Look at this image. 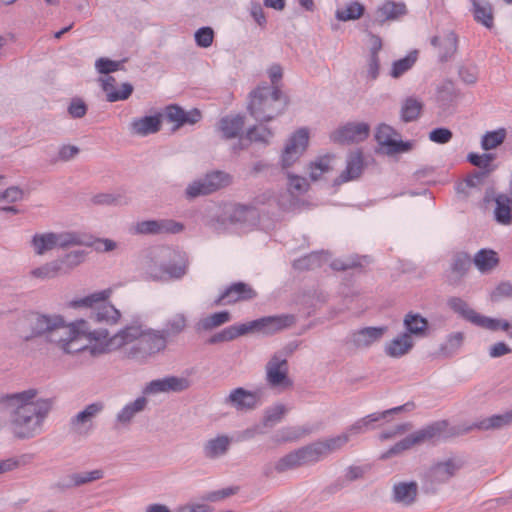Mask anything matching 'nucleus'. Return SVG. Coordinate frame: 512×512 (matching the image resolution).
Listing matches in <instances>:
<instances>
[{
	"instance_id": "23",
	"label": "nucleus",
	"mask_w": 512,
	"mask_h": 512,
	"mask_svg": "<svg viewBox=\"0 0 512 512\" xmlns=\"http://www.w3.org/2000/svg\"><path fill=\"white\" fill-rule=\"evenodd\" d=\"M166 119L174 123V130L184 125H194L201 120L200 110L193 108L189 111L184 110L178 105L172 104L165 108Z\"/></svg>"
},
{
	"instance_id": "3",
	"label": "nucleus",
	"mask_w": 512,
	"mask_h": 512,
	"mask_svg": "<svg viewBox=\"0 0 512 512\" xmlns=\"http://www.w3.org/2000/svg\"><path fill=\"white\" fill-rule=\"evenodd\" d=\"M286 105L278 86L261 85L250 93L248 110L255 120L267 122L282 114Z\"/></svg>"
},
{
	"instance_id": "64",
	"label": "nucleus",
	"mask_w": 512,
	"mask_h": 512,
	"mask_svg": "<svg viewBox=\"0 0 512 512\" xmlns=\"http://www.w3.org/2000/svg\"><path fill=\"white\" fill-rule=\"evenodd\" d=\"M301 434L298 427H283L275 433L274 440L276 442H291L300 438Z\"/></svg>"
},
{
	"instance_id": "6",
	"label": "nucleus",
	"mask_w": 512,
	"mask_h": 512,
	"mask_svg": "<svg viewBox=\"0 0 512 512\" xmlns=\"http://www.w3.org/2000/svg\"><path fill=\"white\" fill-rule=\"evenodd\" d=\"M92 236L78 231L36 233L31 245L36 255L42 256L55 248L67 249L74 246H90Z\"/></svg>"
},
{
	"instance_id": "61",
	"label": "nucleus",
	"mask_w": 512,
	"mask_h": 512,
	"mask_svg": "<svg viewBox=\"0 0 512 512\" xmlns=\"http://www.w3.org/2000/svg\"><path fill=\"white\" fill-rule=\"evenodd\" d=\"M93 203L99 205H124L127 198L120 193H100L93 197Z\"/></svg>"
},
{
	"instance_id": "46",
	"label": "nucleus",
	"mask_w": 512,
	"mask_h": 512,
	"mask_svg": "<svg viewBox=\"0 0 512 512\" xmlns=\"http://www.w3.org/2000/svg\"><path fill=\"white\" fill-rule=\"evenodd\" d=\"M512 424V409L503 413L496 414L483 419L474 424L475 428L481 430L498 429Z\"/></svg>"
},
{
	"instance_id": "24",
	"label": "nucleus",
	"mask_w": 512,
	"mask_h": 512,
	"mask_svg": "<svg viewBox=\"0 0 512 512\" xmlns=\"http://www.w3.org/2000/svg\"><path fill=\"white\" fill-rule=\"evenodd\" d=\"M406 12L404 3L386 0L376 8L371 21L372 24L381 26L385 22L398 20Z\"/></svg>"
},
{
	"instance_id": "42",
	"label": "nucleus",
	"mask_w": 512,
	"mask_h": 512,
	"mask_svg": "<svg viewBox=\"0 0 512 512\" xmlns=\"http://www.w3.org/2000/svg\"><path fill=\"white\" fill-rule=\"evenodd\" d=\"M104 477V472L101 469H95L92 471L78 472L69 475L61 485L63 487H76L81 486L96 480H100Z\"/></svg>"
},
{
	"instance_id": "27",
	"label": "nucleus",
	"mask_w": 512,
	"mask_h": 512,
	"mask_svg": "<svg viewBox=\"0 0 512 512\" xmlns=\"http://www.w3.org/2000/svg\"><path fill=\"white\" fill-rule=\"evenodd\" d=\"M364 169L363 156L360 151L351 152L347 156L346 167L334 180V185H341L358 179Z\"/></svg>"
},
{
	"instance_id": "38",
	"label": "nucleus",
	"mask_w": 512,
	"mask_h": 512,
	"mask_svg": "<svg viewBox=\"0 0 512 512\" xmlns=\"http://www.w3.org/2000/svg\"><path fill=\"white\" fill-rule=\"evenodd\" d=\"M403 324L406 329L405 333L410 334L412 338L413 336L418 338L424 337L428 330L427 319L418 313L410 312L406 314L403 320Z\"/></svg>"
},
{
	"instance_id": "57",
	"label": "nucleus",
	"mask_w": 512,
	"mask_h": 512,
	"mask_svg": "<svg viewBox=\"0 0 512 512\" xmlns=\"http://www.w3.org/2000/svg\"><path fill=\"white\" fill-rule=\"evenodd\" d=\"M506 137V130L500 128L495 131H489L483 135L481 140V147L485 151L495 149L501 145Z\"/></svg>"
},
{
	"instance_id": "44",
	"label": "nucleus",
	"mask_w": 512,
	"mask_h": 512,
	"mask_svg": "<svg viewBox=\"0 0 512 512\" xmlns=\"http://www.w3.org/2000/svg\"><path fill=\"white\" fill-rule=\"evenodd\" d=\"M423 109L420 99L410 96L403 100L400 109V117L403 122H412L418 119Z\"/></svg>"
},
{
	"instance_id": "1",
	"label": "nucleus",
	"mask_w": 512,
	"mask_h": 512,
	"mask_svg": "<svg viewBox=\"0 0 512 512\" xmlns=\"http://www.w3.org/2000/svg\"><path fill=\"white\" fill-rule=\"evenodd\" d=\"M32 336H41L65 354L88 350L97 356L126 347V356L140 363L163 352L168 344L160 330L131 324L110 335L106 328L91 329L84 319L66 323L58 314H36L30 322Z\"/></svg>"
},
{
	"instance_id": "52",
	"label": "nucleus",
	"mask_w": 512,
	"mask_h": 512,
	"mask_svg": "<svg viewBox=\"0 0 512 512\" xmlns=\"http://www.w3.org/2000/svg\"><path fill=\"white\" fill-rule=\"evenodd\" d=\"M288 410L289 409L282 403H276L273 406L268 407L264 413L263 424L266 427L276 425L282 421Z\"/></svg>"
},
{
	"instance_id": "7",
	"label": "nucleus",
	"mask_w": 512,
	"mask_h": 512,
	"mask_svg": "<svg viewBox=\"0 0 512 512\" xmlns=\"http://www.w3.org/2000/svg\"><path fill=\"white\" fill-rule=\"evenodd\" d=\"M447 427L448 423L446 421H437L427 425L395 443L381 455V459L385 460L399 456L414 446L421 445L425 442L444 439L451 434L447 431Z\"/></svg>"
},
{
	"instance_id": "47",
	"label": "nucleus",
	"mask_w": 512,
	"mask_h": 512,
	"mask_svg": "<svg viewBox=\"0 0 512 512\" xmlns=\"http://www.w3.org/2000/svg\"><path fill=\"white\" fill-rule=\"evenodd\" d=\"M447 304L450 309L457 313L459 316L471 322L472 324L475 323L479 313L473 310L465 300L460 297H451L448 299Z\"/></svg>"
},
{
	"instance_id": "22",
	"label": "nucleus",
	"mask_w": 512,
	"mask_h": 512,
	"mask_svg": "<svg viewBox=\"0 0 512 512\" xmlns=\"http://www.w3.org/2000/svg\"><path fill=\"white\" fill-rule=\"evenodd\" d=\"M233 439L227 434H217L207 439L202 446L203 456L208 460L224 457L230 450Z\"/></svg>"
},
{
	"instance_id": "4",
	"label": "nucleus",
	"mask_w": 512,
	"mask_h": 512,
	"mask_svg": "<svg viewBox=\"0 0 512 512\" xmlns=\"http://www.w3.org/2000/svg\"><path fill=\"white\" fill-rule=\"evenodd\" d=\"M257 212L254 208L237 203H223L209 210L208 225L218 231L229 228L244 229L255 225Z\"/></svg>"
},
{
	"instance_id": "30",
	"label": "nucleus",
	"mask_w": 512,
	"mask_h": 512,
	"mask_svg": "<svg viewBox=\"0 0 512 512\" xmlns=\"http://www.w3.org/2000/svg\"><path fill=\"white\" fill-rule=\"evenodd\" d=\"M349 440V435L343 432L340 435L310 444L316 462L328 454L341 449Z\"/></svg>"
},
{
	"instance_id": "33",
	"label": "nucleus",
	"mask_w": 512,
	"mask_h": 512,
	"mask_svg": "<svg viewBox=\"0 0 512 512\" xmlns=\"http://www.w3.org/2000/svg\"><path fill=\"white\" fill-rule=\"evenodd\" d=\"M148 405V399L139 396L133 401L125 404L116 414V422L122 426L130 425L135 416L143 412Z\"/></svg>"
},
{
	"instance_id": "63",
	"label": "nucleus",
	"mask_w": 512,
	"mask_h": 512,
	"mask_svg": "<svg viewBox=\"0 0 512 512\" xmlns=\"http://www.w3.org/2000/svg\"><path fill=\"white\" fill-rule=\"evenodd\" d=\"M196 44L201 48H208L214 40V31L211 27H201L194 34Z\"/></svg>"
},
{
	"instance_id": "51",
	"label": "nucleus",
	"mask_w": 512,
	"mask_h": 512,
	"mask_svg": "<svg viewBox=\"0 0 512 512\" xmlns=\"http://www.w3.org/2000/svg\"><path fill=\"white\" fill-rule=\"evenodd\" d=\"M464 334L455 332L450 334L440 346V354L444 357H451L457 353L462 346Z\"/></svg>"
},
{
	"instance_id": "25",
	"label": "nucleus",
	"mask_w": 512,
	"mask_h": 512,
	"mask_svg": "<svg viewBox=\"0 0 512 512\" xmlns=\"http://www.w3.org/2000/svg\"><path fill=\"white\" fill-rule=\"evenodd\" d=\"M161 114L134 118L129 124V131L132 135L146 137L155 134L161 129Z\"/></svg>"
},
{
	"instance_id": "16",
	"label": "nucleus",
	"mask_w": 512,
	"mask_h": 512,
	"mask_svg": "<svg viewBox=\"0 0 512 512\" xmlns=\"http://www.w3.org/2000/svg\"><path fill=\"white\" fill-rule=\"evenodd\" d=\"M224 404L238 412L251 411L261 404L260 393L238 387L231 390L225 397Z\"/></svg>"
},
{
	"instance_id": "17",
	"label": "nucleus",
	"mask_w": 512,
	"mask_h": 512,
	"mask_svg": "<svg viewBox=\"0 0 512 512\" xmlns=\"http://www.w3.org/2000/svg\"><path fill=\"white\" fill-rule=\"evenodd\" d=\"M378 144L386 148L388 154L407 152L411 149V143L398 139V132L387 124H380L375 133Z\"/></svg>"
},
{
	"instance_id": "43",
	"label": "nucleus",
	"mask_w": 512,
	"mask_h": 512,
	"mask_svg": "<svg viewBox=\"0 0 512 512\" xmlns=\"http://www.w3.org/2000/svg\"><path fill=\"white\" fill-rule=\"evenodd\" d=\"M471 3L473 6L472 13L474 19L486 28H492L494 17L491 4L487 1L479 0H471Z\"/></svg>"
},
{
	"instance_id": "48",
	"label": "nucleus",
	"mask_w": 512,
	"mask_h": 512,
	"mask_svg": "<svg viewBox=\"0 0 512 512\" xmlns=\"http://www.w3.org/2000/svg\"><path fill=\"white\" fill-rule=\"evenodd\" d=\"M365 7L358 1H351L343 8H338L335 17L339 21H351L361 18L364 14Z\"/></svg>"
},
{
	"instance_id": "39",
	"label": "nucleus",
	"mask_w": 512,
	"mask_h": 512,
	"mask_svg": "<svg viewBox=\"0 0 512 512\" xmlns=\"http://www.w3.org/2000/svg\"><path fill=\"white\" fill-rule=\"evenodd\" d=\"M244 124V117L240 115H229L220 120L219 130L224 138L232 139L241 134Z\"/></svg>"
},
{
	"instance_id": "18",
	"label": "nucleus",
	"mask_w": 512,
	"mask_h": 512,
	"mask_svg": "<svg viewBox=\"0 0 512 512\" xmlns=\"http://www.w3.org/2000/svg\"><path fill=\"white\" fill-rule=\"evenodd\" d=\"M370 133V126L365 122H348L331 134L337 143H357L364 141Z\"/></svg>"
},
{
	"instance_id": "26",
	"label": "nucleus",
	"mask_w": 512,
	"mask_h": 512,
	"mask_svg": "<svg viewBox=\"0 0 512 512\" xmlns=\"http://www.w3.org/2000/svg\"><path fill=\"white\" fill-rule=\"evenodd\" d=\"M461 468V463L455 459H448L434 464L428 473V478L433 484H444L454 477Z\"/></svg>"
},
{
	"instance_id": "21",
	"label": "nucleus",
	"mask_w": 512,
	"mask_h": 512,
	"mask_svg": "<svg viewBox=\"0 0 512 512\" xmlns=\"http://www.w3.org/2000/svg\"><path fill=\"white\" fill-rule=\"evenodd\" d=\"M409 406H410V404L407 403V404H404L401 406H397V407L385 410L383 412L371 413V414L357 420L355 423H353L351 426H349L345 432H346V434L349 435V439H351V437L357 436L359 434H362V433H365L366 431H368L374 422L384 419L389 414L398 413V412L407 410Z\"/></svg>"
},
{
	"instance_id": "19",
	"label": "nucleus",
	"mask_w": 512,
	"mask_h": 512,
	"mask_svg": "<svg viewBox=\"0 0 512 512\" xmlns=\"http://www.w3.org/2000/svg\"><path fill=\"white\" fill-rule=\"evenodd\" d=\"M313 462H316L315 457L310 445H307L280 458L275 464V470L282 473Z\"/></svg>"
},
{
	"instance_id": "58",
	"label": "nucleus",
	"mask_w": 512,
	"mask_h": 512,
	"mask_svg": "<svg viewBox=\"0 0 512 512\" xmlns=\"http://www.w3.org/2000/svg\"><path fill=\"white\" fill-rule=\"evenodd\" d=\"M309 183L306 178L297 175H288V190L294 198V207L296 206L298 195L305 193L308 190Z\"/></svg>"
},
{
	"instance_id": "15",
	"label": "nucleus",
	"mask_w": 512,
	"mask_h": 512,
	"mask_svg": "<svg viewBox=\"0 0 512 512\" xmlns=\"http://www.w3.org/2000/svg\"><path fill=\"white\" fill-rule=\"evenodd\" d=\"M184 229L182 223L172 219L145 220L132 227V233L141 235L177 234Z\"/></svg>"
},
{
	"instance_id": "14",
	"label": "nucleus",
	"mask_w": 512,
	"mask_h": 512,
	"mask_svg": "<svg viewBox=\"0 0 512 512\" xmlns=\"http://www.w3.org/2000/svg\"><path fill=\"white\" fill-rule=\"evenodd\" d=\"M104 410V403L96 401L88 404L85 408L73 417L69 421L70 429L81 436H87L93 430L94 419L102 413Z\"/></svg>"
},
{
	"instance_id": "20",
	"label": "nucleus",
	"mask_w": 512,
	"mask_h": 512,
	"mask_svg": "<svg viewBox=\"0 0 512 512\" xmlns=\"http://www.w3.org/2000/svg\"><path fill=\"white\" fill-rule=\"evenodd\" d=\"M256 205H267L272 208H278L283 211L294 208V198L289 192H276L272 189H266L254 198Z\"/></svg>"
},
{
	"instance_id": "62",
	"label": "nucleus",
	"mask_w": 512,
	"mask_h": 512,
	"mask_svg": "<svg viewBox=\"0 0 512 512\" xmlns=\"http://www.w3.org/2000/svg\"><path fill=\"white\" fill-rule=\"evenodd\" d=\"M471 259L467 253H457L451 263V269L459 276H463L469 269Z\"/></svg>"
},
{
	"instance_id": "53",
	"label": "nucleus",
	"mask_w": 512,
	"mask_h": 512,
	"mask_svg": "<svg viewBox=\"0 0 512 512\" xmlns=\"http://www.w3.org/2000/svg\"><path fill=\"white\" fill-rule=\"evenodd\" d=\"M474 325L487 329L489 331H508L510 327V322L504 319L491 318L484 315L479 314L476 318Z\"/></svg>"
},
{
	"instance_id": "35",
	"label": "nucleus",
	"mask_w": 512,
	"mask_h": 512,
	"mask_svg": "<svg viewBox=\"0 0 512 512\" xmlns=\"http://www.w3.org/2000/svg\"><path fill=\"white\" fill-rule=\"evenodd\" d=\"M499 256L492 249H480L473 257L475 267L482 274L492 272L499 264Z\"/></svg>"
},
{
	"instance_id": "12",
	"label": "nucleus",
	"mask_w": 512,
	"mask_h": 512,
	"mask_svg": "<svg viewBox=\"0 0 512 512\" xmlns=\"http://www.w3.org/2000/svg\"><path fill=\"white\" fill-rule=\"evenodd\" d=\"M190 386L191 381L187 377L169 375L147 382L142 388L141 396L148 398L160 394L180 393Z\"/></svg>"
},
{
	"instance_id": "32",
	"label": "nucleus",
	"mask_w": 512,
	"mask_h": 512,
	"mask_svg": "<svg viewBox=\"0 0 512 512\" xmlns=\"http://www.w3.org/2000/svg\"><path fill=\"white\" fill-rule=\"evenodd\" d=\"M387 327H365L351 334V342L358 348H366L379 341Z\"/></svg>"
},
{
	"instance_id": "55",
	"label": "nucleus",
	"mask_w": 512,
	"mask_h": 512,
	"mask_svg": "<svg viewBox=\"0 0 512 512\" xmlns=\"http://www.w3.org/2000/svg\"><path fill=\"white\" fill-rule=\"evenodd\" d=\"M417 59V52H411L406 57L394 61L392 64L390 75L393 78H399L405 72L410 70L415 64Z\"/></svg>"
},
{
	"instance_id": "34",
	"label": "nucleus",
	"mask_w": 512,
	"mask_h": 512,
	"mask_svg": "<svg viewBox=\"0 0 512 512\" xmlns=\"http://www.w3.org/2000/svg\"><path fill=\"white\" fill-rule=\"evenodd\" d=\"M274 136V132L269 128L267 127L266 125H264L262 122L249 128L247 133H246V136H240L239 138V141H240V149H243L246 144H244V142H256V143H261V144H269L271 139L273 138Z\"/></svg>"
},
{
	"instance_id": "8",
	"label": "nucleus",
	"mask_w": 512,
	"mask_h": 512,
	"mask_svg": "<svg viewBox=\"0 0 512 512\" xmlns=\"http://www.w3.org/2000/svg\"><path fill=\"white\" fill-rule=\"evenodd\" d=\"M160 266L151 264L147 267L146 273L153 280L179 279L186 273V262L184 257L170 249L161 250Z\"/></svg>"
},
{
	"instance_id": "40",
	"label": "nucleus",
	"mask_w": 512,
	"mask_h": 512,
	"mask_svg": "<svg viewBox=\"0 0 512 512\" xmlns=\"http://www.w3.org/2000/svg\"><path fill=\"white\" fill-rule=\"evenodd\" d=\"M187 323L188 319L184 313H175L166 319L163 329L160 331L168 341L169 337H175L184 332L187 327Z\"/></svg>"
},
{
	"instance_id": "13",
	"label": "nucleus",
	"mask_w": 512,
	"mask_h": 512,
	"mask_svg": "<svg viewBox=\"0 0 512 512\" xmlns=\"http://www.w3.org/2000/svg\"><path fill=\"white\" fill-rule=\"evenodd\" d=\"M295 316L292 314H282L276 316L262 317L248 323H243L245 334L253 331L263 334H273L295 323Z\"/></svg>"
},
{
	"instance_id": "31",
	"label": "nucleus",
	"mask_w": 512,
	"mask_h": 512,
	"mask_svg": "<svg viewBox=\"0 0 512 512\" xmlns=\"http://www.w3.org/2000/svg\"><path fill=\"white\" fill-rule=\"evenodd\" d=\"M430 42L433 47L438 48L441 61L450 59L458 48V38L453 31H448L443 36H434Z\"/></svg>"
},
{
	"instance_id": "56",
	"label": "nucleus",
	"mask_w": 512,
	"mask_h": 512,
	"mask_svg": "<svg viewBox=\"0 0 512 512\" xmlns=\"http://www.w3.org/2000/svg\"><path fill=\"white\" fill-rule=\"evenodd\" d=\"M494 158L495 156L490 153H469L467 156L468 161L472 165L480 168V171H487L488 175L495 169V166L492 164Z\"/></svg>"
},
{
	"instance_id": "49",
	"label": "nucleus",
	"mask_w": 512,
	"mask_h": 512,
	"mask_svg": "<svg viewBox=\"0 0 512 512\" xmlns=\"http://www.w3.org/2000/svg\"><path fill=\"white\" fill-rule=\"evenodd\" d=\"M61 272V262L53 260L31 270L32 277L40 280L55 278Z\"/></svg>"
},
{
	"instance_id": "9",
	"label": "nucleus",
	"mask_w": 512,
	"mask_h": 512,
	"mask_svg": "<svg viewBox=\"0 0 512 512\" xmlns=\"http://www.w3.org/2000/svg\"><path fill=\"white\" fill-rule=\"evenodd\" d=\"M265 379L267 384L280 391L287 390L293 386L289 377V365L284 352L274 353L265 365Z\"/></svg>"
},
{
	"instance_id": "11",
	"label": "nucleus",
	"mask_w": 512,
	"mask_h": 512,
	"mask_svg": "<svg viewBox=\"0 0 512 512\" xmlns=\"http://www.w3.org/2000/svg\"><path fill=\"white\" fill-rule=\"evenodd\" d=\"M309 143V130L305 127L293 132L285 142L279 164L286 170L292 167L304 154Z\"/></svg>"
},
{
	"instance_id": "36",
	"label": "nucleus",
	"mask_w": 512,
	"mask_h": 512,
	"mask_svg": "<svg viewBox=\"0 0 512 512\" xmlns=\"http://www.w3.org/2000/svg\"><path fill=\"white\" fill-rule=\"evenodd\" d=\"M414 346L410 334L402 333L385 345V353L393 358H399L407 354Z\"/></svg>"
},
{
	"instance_id": "29",
	"label": "nucleus",
	"mask_w": 512,
	"mask_h": 512,
	"mask_svg": "<svg viewBox=\"0 0 512 512\" xmlns=\"http://www.w3.org/2000/svg\"><path fill=\"white\" fill-rule=\"evenodd\" d=\"M255 296L256 292L249 285L238 282L226 288L215 300V304H231L239 300L252 299Z\"/></svg>"
},
{
	"instance_id": "60",
	"label": "nucleus",
	"mask_w": 512,
	"mask_h": 512,
	"mask_svg": "<svg viewBox=\"0 0 512 512\" xmlns=\"http://www.w3.org/2000/svg\"><path fill=\"white\" fill-rule=\"evenodd\" d=\"M79 153V148L75 145H61L55 155H51L49 162L56 164L58 162H67L76 157Z\"/></svg>"
},
{
	"instance_id": "2",
	"label": "nucleus",
	"mask_w": 512,
	"mask_h": 512,
	"mask_svg": "<svg viewBox=\"0 0 512 512\" xmlns=\"http://www.w3.org/2000/svg\"><path fill=\"white\" fill-rule=\"evenodd\" d=\"M55 398L43 397L37 388L0 394V409L8 412V428L18 440H30L45 431Z\"/></svg>"
},
{
	"instance_id": "5",
	"label": "nucleus",
	"mask_w": 512,
	"mask_h": 512,
	"mask_svg": "<svg viewBox=\"0 0 512 512\" xmlns=\"http://www.w3.org/2000/svg\"><path fill=\"white\" fill-rule=\"evenodd\" d=\"M110 288L96 291L84 297L75 298L68 302V307L73 309L90 308V319L96 323L110 326L117 325L121 319V312L106 300L110 298Z\"/></svg>"
},
{
	"instance_id": "45",
	"label": "nucleus",
	"mask_w": 512,
	"mask_h": 512,
	"mask_svg": "<svg viewBox=\"0 0 512 512\" xmlns=\"http://www.w3.org/2000/svg\"><path fill=\"white\" fill-rule=\"evenodd\" d=\"M329 261V255L324 252H313L293 262V267L296 270H310L322 267Z\"/></svg>"
},
{
	"instance_id": "54",
	"label": "nucleus",
	"mask_w": 512,
	"mask_h": 512,
	"mask_svg": "<svg viewBox=\"0 0 512 512\" xmlns=\"http://www.w3.org/2000/svg\"><path fill=\"white\" fill-rule=\"evenodd\" d=\"M334 158L331 156H323L316 159L310 164L309 175L313 181L321 178V176L332 169V162Z\"/></svg>"
},
{
	"instance_id": "28",
	"label": "nucleus",
	"mask_w": 512,
	"mask_h": 512,
	"mask_svg": "<svg viewBox=\"0 0 512 512\" xmlns=\"http://www.w3.org/2000/svg\"><path fill=\"white\" fill-rule=\"evenodd\" d=\"M418 491L416 481L396 482L392 487V501L402 506H410L416 501Z\"/></svg>"
},
{
	"instance_id": "10",
	"label": "nucleus",
	"mask_w": 512,
	"mask_h": 512,
	"mask_svg": "<svg viewBox=\"0 0 512 512\" xmlns=\"http://www.w3.org/2000/svg\"><path fill=\"white\" fill-rule=\"evenodd\" d=\"M231 181L232 177L228 173L213 171L189 183L185 189V196L187 199H194L207 195L228 186Z\"/></svg>"
},
{
	"instance_id": "41",
	"label": "nucleus",
	"mask_w": 512,
	"mask_h": 512,
	"mask_svg": "<svg viewBox=\"0 0 512 512\" xmlns=\"http://www.w3.org/2000/svg\"><path fill=\"white\" fill-rule=\"evenodd\" d=\"M231 319L228 311H220L211 315L200 318L195 324V330L197 332L211 331L227 322Z\"/></svg>"
},
{
	"instance_id": "59",
	"label": "nucleus",
	"mask_w": 512,
	"mask_h": 512,
	"mask_svg": "<svg viewBox=\"0 0 512 512\" xmlns=\"http://www.w3.org/2000/svg\"><path fill=\"white\" fill-rule=\"evenodd\" d=\"M455 96V87L451 81H444L438 86L436 99L442 106H446L451 103Z\"/></svg>"
},
{
	"instance_id": "50",
	"label": "nucleus",
	"mask_w": 512,
	"mask_h": 512,
	"mask_svg": "<svg viewBox=\"0 0 512 512\" xmlns=\"http://www.w3.org/2000/svg\"><path fill=\"white\" fill-rule=\"evenodd\" d=\"M245 335V329L244 325L242 324H235L231 325L219 333H216L212 337L209 338L208 343L209 344H216L220 342H227L236 339L239 336Z\"/></svg>"
},
{
	"instance_id": "37",
	"label": "nucleus",
	"mask_w": 512,
	"mask_h": 512,
	"mask_svg": "<svg viewBox=\"0 0 512 512\" xmlns=\"http://www.w3.org/2000/svg\"><path fill=\"white\" fill-rule=\"evenodd\" d=\"M495 220L502 225H510L512 222V194H499L495 198Z\"/></svg>"
}]
</instances>
